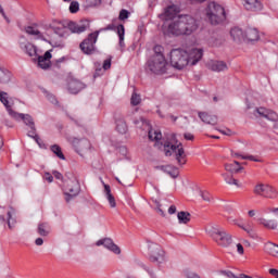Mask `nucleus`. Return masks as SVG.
I'll return each mask as SVG.
<instances>
[{
	"mask_svg": "<svg viewBox=\"0 0 278 278\" xmlns=\"http://www.w3.org/2000/svg\"><path fill=\"white\" fill-rule=\"evenodd\" d=\"M148 137L149 140L155 142L154 147L164 151L166 157H174L178 166H184V164H186V151L184 150V144L177 141L175 134H167L164 142H162V131L160 130L148 131Z\"/></svg>",
	"mask_w": 278,
	"mask_h": 278,
	"instance_id": "nucleus-1",
	"label": "nucleus"
},
{
	"mask_svg": "<svg viewBox=\"0 0 278 278\" xmlns=\"http://www.w3.org/2000/svg\"><path fill=\"white\" fill-rule=\"evenodd\" d=\"M199 29V23L191 15H178L168 24L167 31L173 36H190Z\"/></svg>",
	"mask_w": 278,
	"mask_h": 278,
	"instance_id": "nucleus-2",
	"label": "nucleus"
},
{
	"mask_svg": "<svg viewBox=\"0 0 278 278\" xmlns=\"http://www.w3.org/2000/svg\"><path fill=\"white\" fill-rule=\"evenodd\" d=\"M206 18L210 21L211 25H219L225 18V8L216 2L208 3L206 8Z\"/></svg>",
	"mask_w": 278,
	"mask_h": 278,
	"instance_id": "nucleus-3",
	"label": "nucleus"
},
{
	"mask_svg": "<svg viewBox=\"0 0 278 278\" xmlns=\"http://www.w3.org/2000/svg\"><path fill=\"white\" fill-rule=\"evenodd\" d=\"M168 63L164 54H154L148 61V68L154 75H164L167 71Z\"/></svg>",
	"mask_w": 278,
	"mask_h": 278,
	"instance_id": "nucleus-4",
	"label": "nucleus"
},
{
	"mask_svg": "<svg viewBox=\"0 0 278 278\" xmlns=\"http://www.w3.org/2000/svg\"><path fill=\"white\" fill-rule=\"evenodd\" d=\"M169 62L174 68L181 71L188 66V51L174 49L169 53Z\"/></svg>",
	"mask_w": 278,
	"mask_h": 278,
	"instance_id": "nucleus-5",
	"label": "nucleus"
},
{
	"mask_svg": "<svg viewBox=\"0 0 278 278\" xmlns=\"http://www.w3.org/2000/svg\"><path fill=\"white\" fill-rule=\"evenodd\" d=\"M149 258L153 264H157V266L164 264L166 262V252L162 249V247L157 243H149Z\"/></svg>",
	"mask_w": 278,
	"mask_h": 278,
	"instance_id": "nucleus-6",
	"label": "nucleus"
},
{
	"mask_svg": "<svg viewBox=\"0 0 278 278\" xmlns=\"http://www.w3.org/2000/svg\"><path fill=\"white\" fill-rule=\"evenodd\" d=\"M254 194L264 197L265 199H277V190L268 184L258 182L253 189Z\"/></svg>",
	"mask_w": 278,
	"mask_h": 278,
	"instance_id": "nucleus-7",
	"label": "nucleus"
},
{
	"mask_svg": "<svg viewBox=\"0 0 278 278\" xmlns=\"http://www.w3.org/2000/svg\"><path fill=\"white\" fill-rule=\"evenodd\" d=\"M99 38V31H94L88 35V37L80 43V50L86 55H92L94 53V45Z\"/></svg>",
	"mask_w": 278,
	"mask_h": 278,
	"instance_id": "nucleus-8",
	"label": "nucleus"
},
{
	"mask_svg": "<svg viewBox=\"0 0 278 278\" xmlns=\"http://www.w3.org/2000/svg\"><path fill=\"white\" fill-rule=\"evenodd\" d=\"M81 187H79V181L77 179L68 180L65 186V201L71 203L73 199H76L79 195Z\"/></svg>",
	"mask_w": 278,
	"mask_h": 278,
	"instance_id": "nucleus-9",
	"label": "nucleus"
},
{
	"mask_svg": "<svg viewBox=\"0 0 278 278\" xmlns=\"http://www.w3.org/2000/svg\"><path fill=\"white\" fill-rule=\"evenodd\" d=\"M211 237L219 247H229V244H231V235L223 229L213 228Z\"/></svg>",
	"mask_w": 278,
	"mask_h": 278,
	"instance_id": "nucleus-10",
	"label": "nucleus"
},
{
	"mask_svg": "<svg viewBox=\"0 0 278 278\" xmlns=\"http://www.w3.org/2000/svg\"><path fill=\"white\" fill-rule=\"evenodd\" d=\"M96 31H116L118 38H119V47L122 49H124L125 47V26L123 24L119 25H115L114 23L109 24L106 27L104 28H100L99 30Z\"/></svg>",
	"mask_w": 278,
	"mask_h": 278,
	"instance_id": "nucleus-11",
	"label": "nucleus"
},
{
	"mask_svg": "<svg viewBox=\"0 0 278 278\" xmlns=\"http://www.w3.org/2000/svg\"><path fill=\"white\" fill-rule=\"evenodd\" d=\"M96 247H104L108 251L115 253V255H121V248L114 243L111 238L100 239L96 242Z\"/></svg>",
	"mask_w": 278,
	"mask_h": 278,
	"instance_id": "nucleus-12",
	"label": "nucleus"
},
{
	"mask_svg": "<svg viewBox=\"0 0 278 278\" xmlns=\"http://www.w3.org/2000/svg\"><path fill=\"white\" fill-rule=\"evenodd\" d=\"M203 58V49L192 48L187 52V61L190 66H195Z\"/></svg>",
	"mask_w": 278,
	"mask_h": 278,
	"instance_id": "nucleus-13",
	"label": "nucleus"
},
{
	"mask_svg": "<svg viewBox=\"0 0 278 278\" xmlns=\"http://www.w3.org/2000/svg\"><path fill=\"white\" fill-rule=\"evenodd\" d=\"M206 66L210 71H213L214 73H224L229 67L227 66V63L225 61H216L211 60L206 63Z\"/></svg>",
	"mask_w": 278,
	"mask_h": 278,
	"instance_id": "nucleus-14",
	"label": "nucleus"
},
{
	"mask_svg": "<svg viewBox=\"0 0 278 278\" xmlns=\"http://www.w3.org/2000/svg\"><path fill=\"white\" fill-rule=\"evenodd\" d=\"M67 27L70 31H72V34H84V31H86V29L90 27V23L89 22H80V23L70 22Z\"/></svg>",
	"mask_w": 278,
	"mask_h": 278,
	"instance_id": "nucleus-15",
	"label": "nucleus"
},
{
	"mask_svg": "<svg viewBox=\"0 0 278 278\" xmlns=\"http://www.w3.org/2000/svg\"><path fill=\"white\" fill-rule=\"evenodd\" d=\"M11 118H14V121H23V123H25L29 129H34V126H36L34 123V117H31L29 114L15 112L13 115H11Z\"/></svg>",
	"mask_w": 278,
	"mask_h": 278,
	"instance_id": "nucleus-16",
	"label": "nucleus"
},
{
	"mask_svg": "<svg viewBox=\"0 0 278 278\" xmlns=\"http://www.w3.org/2000/svg\"><path fill=\"white\" fill-rule=\"evenodd\" d=\"M51 58H53V55L51 54V50H48L43 55H39L38 56L39 68H42L43 71H47V68H50Z\"/></svg>",
	"mask_w": 278,
	"mask_h": 278,
	"instance_id": "nucleus-17",
	"label": "nucleus"
},
{
	"mask_svg": "<svg viewBox=\"0 0 278 278\" xmlns=\"http://www.w3.org/2000/svg\"><path fill=\"white\" fill-rule=\"evenodd\" d=\"M72 144H74L77 153H84V151H88V149H90V141H88V139L74 138Z\"/></svg>",
	"mask_w": 278,
	"mask_h": 278,
	"instance_id": "nucleus-18",
	"label": "nucleus"
},
{
	"mask_svg": "<svg viewBox=\"0 0 278 278\" xmlns=\"http://www.w3.org/2000/svg\"><path fill=\"white\" fill-rule=\"evenodd\" d=\"M84 88H86V85L78 79L72 78L68 81V91L72 94H77V93L81 92V90H84Z\"/></svg>",
	"mask_w": 278,
	"mask_h": 278,
	"instance_id": "nucleus-19",
	"label": "nucleus"
},
{
	"mask_svg": "<svg viewBox=\"0 0 278 278\" xmlns=\"http://www.w3.org/2000/svg\"><path fill=\"white\" fill-rule=\"evenodd\" d=\"M256 114H258V116H262L263 118H267V121H277L278 115L275 111L265 109V108H258L255 109Z\"/></svg>",
	"mask_w": 278,
	"mask_h": 278,
	"instance_id": "nucleus-20",
	"label": "nucleus"
},
{
	"mask_svg": "<svg viewBox=\"0 0 278 278\" xmlns=\"http://www.w3.org/2000/svg\"><path fill=\"white\" fill-rule=\"evenodd\" d=\"M243 5L245 10H249L250 12H260L264 8V5H262V2H260V0H244Z\"/></svg>",
	"mask_w": 278,
	"mask_h": 278,
	"instance_id": "nucleus-21",
	"label": "nucleus"
},
{
	"mask_svg": "<svg viewBox=\"0 0 278 278\" xmlns=\"http://www.w3.org/2000/svg\"><path fill=\"white\" fill-rule=\"evenodd\" d=\"M198 116L202 123H205L206 125H217L218 123V117L216 115H211L206 112H199Z\"/></svg>",
	"mask_w": 278,
	"mask_h": 278,
	"instance_id": "nucleus-22",
	"label": "nucleus"
},
{
	"mask_svg": "<svg viewBox=\"0 0 278 278\" xmlns=\"http://www.w3.org/2000/svg\"><path fill=\"white\" fill-rule=\"evenodd\" d=\"M20 47L22 50H24L27 55H29L30 58H34L35 55H38V50L36 48V46H34L33 43H30L29 41H24V42H20Z\"/></svg>",
	"mask_w": 278,
	"mask_h": 278,
	"instance_id": "nucleus-23",
	"label": "nucleus"
},
{
	"mask_svg": "<svg viewBox=\"0 0 278 278\" xmlns=\"http://www.w3.org/2000/svg\"><path fill=\"white\" fill-rule=\"evenodd\" d=\"M115 125H116V131L118 134H125L127 131V123L125 122V117L121 114L115 115Z\"/></svg>",
	"mask_w": 278,
	"mask_h": 278,
	"instance_id": "nucleus-24",
	"label": "nucleus"
},
{
	"mask_svg": "<svg viewBox=\"0 0 278 278\" xmlns=\"http://www.w3.org/2000/svg\"><path fill=\"white\" fill-rule=\"evenodd\" d=\"M245 39L248 42H257L260 40V31L256 28H248L244 31Z\"/></svg>",
	"mask_w": 278,
	"mask_h": 278,
	"instance_id": "nucleus-25",
	"label": "nucleus"
},
{
	"mask_svg": "<svg viewBox=\"0 0 278 278\" xmlns=\"http://www.w3.org/2000/svg\"><path fill=\"white\" fill-rule=\"evenodd\" d=\"M230 36L235 42H242L245 40L244 31L240 27H235L230 30Z\"/></svg>",
	"mask_w": 278,
	"mask_h": 278,
	"instance_id": "nucleus-26",
	"label": "nucleus"
},
{
	"mask_svg": "<svg viewBox=\"0 0 278 278\" xmlns=\"http://www.w3.org/2000/svg\"><path fill=\"white\" fill-rule=\"evenodd\" d=\"M0 101L7 109L9 115L12 117L16 111L12 110V105H10V100H8V92H0Z\"/></svg>",
	"mask_w": 278,
	"mask_h": 278,
	"instance_id": "nucleus-27",
	"label": "nucleus"
},
{
	"mask_svg": "<svg viewBox=\"0 0 278 278\" xmlns=\"http://www.w3.org/2000/svg\"><path fill=\"white\" fill-rule=\"evenodd\" d=\"M179 12V10H177L176 5H169L165 9L164 15L166 21H175V18H177V13Z\"/></svg>",
	"mask_w": 278,
	"mask_h": 278,
	"instance_id": "nucleus-28",
	"label": "nucleus"
},
{
	"mask_svg": "<svg viewBox=\"0 0 278 278\" xmlns=\"http://www.w3.org/2000/svg\"><path fill=\"white\" fill-rule=\"evenodd\" d=\"M257 223H260V225H263V227H265L266 229H277L278 224L277 220L275 219H266L264 217H261L257 219Z\"/></svg>",
	"mask_w": 278,
	"mask_h": 278,
	"instance_id": "nucleus-29",
	"label": "nucleus"
},
{
	"mask_svg": "<svg viewBox=\"0 0 278 278\" xmlns=\"http://www.w3.org/2000/svg\"><path fill=\"white\" fill-rule=\"evenodd\" d=\"M50 27L58 36L62 37L66 34V26L62 22H53Z\"/></svg>",
	"mask_w": 278,
	"mask_h": 278,
	"instance_id": "nucleus-30",
	"label": "nucleus"
},
{
	"mask_svg": "<svg viewBox=\"0 0 278 278\" xmlns=\"http://www.w3.org/2000/svg\"><path fill=\"white\" fill-rule=\"evenodd\" d=\"M265 251L268 253V255H271V257L278 258V244L274 242H267L265 244Z\"/></svg>",
	"mask_w": 278,
	"mask_h": 278,
	"instance_id": "nucleus-31",
	"label": "nucleus"
},
{
	"mask_svg": "<svg viewBox=\"0 0 278 278\" xmlns=\"http://www.w3.org/2000/svg\"><path fill=\"white\" fill-rule=\"evenodd\" d=\"M177 218H178V223H180V225H188V223H190V220L192 218V215H190L189 212L181 211V212H178Z\"/></svg>",
	"mask_w": 278,
	"mask_h": 278,
	"instance_id": "nucleus-32",
	"label": "nucleus"
},
{
	"mask_svg": "<svg viewBox=\"0 0 278 278\" xmlns=\"http://www.w3.org/2000/svg\"><path fill=\"white\" fill-rule=\"evenodd\" d=\"M134 124L137 125V127H142V129H149V131H156L155 129H151L149 121H147L144 117H139L138 119H135Z\"/></svg>",
	"mask_w": 278,
	"mask_h": 278,
	"instance_id": "nucleus-33",
	"label": "nucleus"
},
{
	"mask_svg": "<svg viewBox=\"0 0 278 278\" xmlns=\"http://www.w3.org/2000/svg\"><path fill=\"white\" fill-rule=\"evenodd\" d=\"M104 192L111 207H116V199H114V195H112V190L110 189V185H104Z\"/></svg>",
	"mask_w": 278,
	"mask_h": 278,
	"instance_id": "nucleus-34",
	"label": "nucleus"
},
{
	"mask_svg": "<svg viewBox=\"0 0 278 278\" xmlns=\"http://www.w3.org/2000/svg\"><path fill=\"white\" fill-rule=\"evenodd\" d=\"M12 79V73L10 71L0 68V84H10Z\"/></svg>",
	"mask_w": 278,
	"mask_h": 278,
	"instance_id": "nucleus-35",
	"label": "nucleus"
},
{
	"mask_svg": "<svg viewBox=\"0 0 278 278\" xmlns=\"http://www.w3.org/2000/svg\"><path fill=\"white\" fill-rule=\"evenodd\" d=\"M38 233L39 236H48L49 233H51V227L49 226V224H39Z\"/></svg>",
	"mask_w": 278,
	"mask_h": 278,
	"instance_id": "nucleus-36",
	"label": "nucleus"
},
{
	"mask_svg": "<svg viewBox=\"0 0 278 278\" xmlns=\"http://www.w3.org/2000/svg\"><path fill=\"white\" fill-rule=\"evenodd\" d=\"M25 31L29 36H36V38H42V34L40 33V30H38L37 27L28 26L25 28Z\"/></svg>",
	"mask_w": 278,
	"mask_h": 278,
	"instance_id": "nucleus-37",
	"label": "nucleus"
},
{
	"mask_svg": "<svg viewBox=\"0 0 278 278\" xmlns=\"http://www.w3.org/2000/svg\"><path fill=\"white\" fill-rule=\"evenodd\" d=\"M51 151L52 153H54V155H56V157H59V160H66V157L64 156V153H62V148H60V146L58 144L52 146Z\"/></svg>",
	"mask_w": 278,
	"mask_h": 278,
	"instance_id": "nucleus-38",
	"label": "nucleus"
},
{
	"mask_svg": "<svg viewBox=\"0 0 278 278\" xmlns=\"http://www.w3.org/2000/svg\"><path fill=\"white\" fill-rule=\"evenodd\" d=\"M14 225H16V217H14V211L8 212V227L9 229H14Z\"/></svg>",
	"mask_w": 278,
	"mask_h": 278,
	"instance_id": "nucleus-39",
	"label": "nucleus"
},
{
	"mask_svg": "<svg viewBox=\"0 0 278 278\" xmlns=\"http://www.w3.org/2000/svg\"><path fill=\"white\" fill-rule=\"evenodd\" d=\"M225 170L228 173H236V168L240 166V162L235 161L233 163H226L225 165Z\"/></svg>",
	"mask_w": 278,
	"mask_h": 278,
	"instance_id": "nucleus-40",
	"label": "nucleus"
},
{
	"mask_svg": "<svg viewBox=\"0 0 278 278\" xmlns=\"http://www.w3.org/2000/svg\"><path fill=\"white\" fill-rule=\"evenodd\" d=\"M223 177L226 181V184H229V186H237V188H240V184H238V180L227 174H223Z\"/></svg>",
	"mask_w": 278,
	"mask_h": 278,
	"instance_id": "nucleus-41",
	"label": "nucleus"
},
{
	"mask_svg": "<svg viewBox=\"0 0 278 278\" xmlns=\"http://www.w3.org/2000/svg\"><path fill=\"white\" fill-rule=\"evenodd\" d=\"M239 227L241 229H243V231H247V233L250 236V238H252L253 240H255V238H257V233H255V230H253V228L251 226H240Z\"/></svg>",
	"mask_w": 278,
	"mask_h": 278,
	"instance_id": "nucleus-42",
	"label": "nucleus"
},
{
	"mask_svg": "<svg viewBox=\"0 0 278 278\" xmlns=\"http://www.w3.org/2000/svg\"><path fill=\"white\" fill-rule=\"evenodd\" d=\"M142 101V99L140 98V94L138 93H132L131 98H130V103L131 105H140V102Z\"/></svg>",
	"mask_w": 278,
	"mask_h": 278,
	"instance_id": "nucleus-43",
	"label": "nucleus"
},
{
	"mask_svg": "<svg viewBox=\"0 0 278 278\" xmlns=\"http://www.w3.org/2000/svg\"><path fill=\"white\" fill-rule=\"evenodd\" d=\"M70 12L72 14H77V12H79V2L72 1L71 4H70Z\"/></svg>",
	"mask_w": 278,
	"mask_h": 278,
	"instance_id": "nucleus-44",
	"label": "nucleus"
},
{
	"mask_svg": "<svg viewBox=\"0 0 278 278\" xmlns=\"http://www.w3.org/2000/svg\"><path fill=\"white\" fill-rule=\"evenodd\" d=\"M200 194H201V198L203 199V201H206V203L212 202V194L210 192L201 191Z\"/></svg>",
	"mask_w": 278,
	"mask_h": 278,
	"instance_id": "nucleus-45",
	"label": "nucleus"
},
{
	"mask_svg": "<svg viewBox=\"0 0 278 278\" xmlns=\"http://www.w3.org/2000/svg\"><path fill=\"white\" fill-rule=\"evenodd\" d=\"M141 267L143 270H147L150 275L151 278H157V276L155 275V271H153V268L152 267H149L144 264L141 263Z\"/></svg>",
	"mask_w": 278,
	"mask_h": 278,
	"instance_id": "nucleus-46",
	"label": "nucleus"
},
{
	"mask_svg": "<svg viewBox=\"0 0 278 278\" xmlns=\"http://www.w3.org/2000/svg\"><path fill=\"white\" fill-rule=\"evenodd\" d=\"M129 14H130L129 11L125 9L121 10L119 16H118L119 21H127V18H129Z\"/></svg>",
	"mask_w": 278,
	"mask_h": 278,
	"instance_id": "nucleus-47",
	"label": "nucleus"
},
{
	"mask_svg": "<svg viewBox=\"0 0 278 278\" xmlns=\"http://www.w3.org/2000/svg\"><path fill=\"white\" fill-rule=\"evenodd\" d=\"M46 98L48 99V101H50V103H52L53 105H58V99L55 98V96H53L50 92H46Z\"/></svg>",
	"mask_w": 278,
	"mask_h": 278,
	"instance_id": "nucleus-48",
	"label": "nucleus"
},
{
	"mask_svg": "<svg viewBox=\"0 0 278 278\" xmlns=\"http://www.w3.org/2000/svg\"><path fill=\"white\" fill-rule=\"evenodd\" d=\"M28 138H33V140H38V134H36V126H34V129H30L27 134Z\"/></svg>",
	"mask_w": 278,
	"mask_h": 278,
	"instance_id": "nucleus-49",
	"label": "nucleus"
},
{
	"mask_svg": "<svg viewBox=\"0 0 278 278\" xmlns=\"http://www.w3.org/2000/svg\"><path fill=\"white\" fill-rule=\"evenodd\" d=\"M102 68L103 71H110V68H112V60L111 59L104 60Z\"/></svg>",
	"mask_w": 278,
	"mask_h": 278,
	"instance_id": "nucleus-50",
	"label": "nucleus"
},
{
	"mask_svg": "<svg viewBox=\"0 0 278 278\" xmlns=\"http://www.w3.org/2000/svg\"><path fill=\"white\" fill-rule=\"evenodd\" d=\"M219 275H223V277L227 278H236V275L232 274L230 270H220Z\"/></svg>",
	"mask_w": 278,
	"mask_h": 278,
	"instance_id": "nucleus-51",
	"label": "nucleus"
},
{
	"mask_svg": "<svg viewBox=\"0 0 278 278\" xmlns=\"http://www.w3.org/2000/svg\"><path fill=\"white\" fill-rule=\"evenodd\" d=\"M217 131H219V134H223L224 136H233L235 135V132L231 131V129H229V128H226L225 130L217 129Z\"/></svg>",
	"mask_w": 278,
	"mask_h": 278,
	"instance_id": "nucleus-52",
	"label": "nucleus"
},
{
	"mask_svg": "<svg viewBox=\"0 0 278 278\" xmlns=\"http://www.w3.org/2000/svg\"><path fill=\"white\" fill-rule=\"evenodd\" d=\"M155 205H156L155 211L157 212V214H160L161 216H166V214H164V211L162 210V204H160V202L155 201Z\"/></svg>",
	"mask_w": 278,
	"mask_h": 278,
	"instance_id": "nucleus-53",
	"label": "nucleus"
},
{
	"mask_svg": "<svg viewBox=\"0 0 278 278\" xmlns=\"http://www.w3.org/2000/svg\"><path fill=\"white\" fill-rule=\"evenodd\" d=\"M167 175H170V177L176 179V177H179V170L177 169V167H174L173 172H170V169L167 172Z\"/></svg>",
	"mask_w": 278,
	"mask_h": 278,
	"instance_id": "nucleus-54",
	"label": "nucleus"
},
{
	"mask_svg": "<svg viewBox=\"0 0 278 278\" xmlns=\"http://www.w3.org/2000/svg\"><path fill=\"white\" fill-rule=\"evenodd\" d=\"M164 51V48L162 46H155L154 47V55H164L162 52Z\"/></svg>",
	"mask_w": 278,
	"mask_h": 278,
	"instance_id": "nucleus-55",
	"label": "nucleus"
},
{
	"mask_svg": "<svg viewBox=\"0 0 278 278\" xmlns=\"http://www.w3.org/2000/svg\"><path fill=\"white\" fill-rule=\"evenodd\" d=\"M103 73H105V70L101 68V67H98L96 68V72L93 74V77L97 78V77H101V75H103Z\"/></svg>",
	"mask_w": 278,
	"mask_h": 278,
	"instance_id": "nucleus-56",
	"label": "nucleus"
},
{
	"mask_svg": "<svg viewBox=\"0 0 278 278\" xmlns=\"http://www.w3.org/2000/svg\"><path fill=\"white\" fill-rule=\"evenodd\" d=\"M156 168H159L160 170H163V173H168L170 170V166L168 165H161V166H157Z\"/></svg>",
	"mask_w": 278,
	"mask_h": 278,
	"instance_id": "nucleus-57",
	"label": "nucleus"
},
{
	"mask_svg": "<svg viewBox=\"0 0 278 278\" xmlns=\"http://www.w3.org/2000/svg\"><path fill=\"white\" fill-rule=\"evenodd\" d=\"M242 160H250L251 162H260V159H255L253 155L241 156Z\"/></svg>",
	"mask_w": 278,
	"mask_h": 278,
	"instance_id": "nucleus-58",
	"label": "nucleus"
},
{
	"mask_svg": "<svg viewBox=\"0 0 278 278\" xmlns=\"http://www.w3.org/2000/svg\"><path fill=\"white\" fill-rule=\"evenodd\" d=\"M237 251L240 255L244 254V247H242L240 243L237 244Z\"/></svg>",
	"mask_w": 278,
	"mask_h": 278,
	"instance_id": "nucleus-59",
	"label": "nucleus"
},
{
	"mask_svg": "<svg viewBox=\"0 0 278 278\" xmlns=\"http://www.w3.org/2000/svg\"><path fill=\"white\" fill-rule=\"evenodd\" d=\"M45 177H46V180L49 181V184H52L53 182V176L49 173H46L45 174Z\"/></svg>",
	"mask_w": 278,
	"mask_h": 278,
	"instance_id": "nucleus-60",
	"label": "nucleus"
},
{
	"mask_svg": "<svg viewBox=\"0 0 278 278\" xmlns=\"http://www.w3.org/2000/svg\"><path fill=\"white\" fill-rule=\"evenodd\" d=\"M184 137H185V140H194V135L190 132L185 134Z\"/></svg>",
	"mask_w": 278,
	"mask_h": 278,
	"instance_id": "nucleus-61",
	"label": "nucleus"
},
{
	"mask_svg": "<svg viewBox=\"0 0 278 278\" xmlns=\"http://www.w3.org/2000/svg\"><path fill=\"white\" fill-rule=\"evenodd\" d=\"M269 275H273V277L278 278V269H275V268L269 269Z\"/></svg>",
	"mask_w": 278,
	"mask_h": 278,
	"instance_id": "nucleus-62",
	"label": "nucleus"
},
{
	"mask_svg": "<svg viewBox=\"0 0 278 278\" xmlns=\"http://www.w3.org/2000/svg\"><path fill=\"white\" fill-rule=\"evenodd\" d=\"M176 212H177V206L175 205L169 206L168 214H175Z\"/></svg>",
	"mask_w": 278,
	"mask_h": 278,
	"instance_id": "nucleus-63",
	"label": "nucleus"
},
{
	"mask_svg": "<svg viewBox=\"0 0 278 278\" xmlns=\"http://www.w3.org/2000/svg\"><path fill=\"white\" fill-rule=\"evenodd\" d=\"M55 179H62V174L60 172H53Z\"/></svg>",
	"mask_w": 278,
	"mask_h": 278,
	"instance_id": "nucleus-64",
	"label": "nucleus"
}]
</instances>
